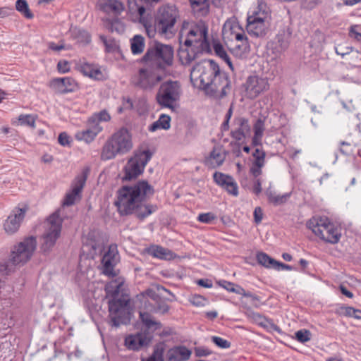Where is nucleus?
Instances as JSON below:
<instances>
[{
  "mask_svg": "<svg viewBox=\"0 0 361 361\" xmlns=\"http://www.w3.org/2000/svg\"><path fill=\"white\" fill-rule=\"evenodd\" d=\"M154 191L153 187L146 180L121 187L116 201L119 214L122 216L135 214L139 219H145L157 209L156 206L144 203Z\"/></svg>",
  "mask_w": 361,
  "mask_h": 361,
  "instance_id": "1",
  "label": "nucleus"
},
{
  "mask_svg": "<svg viewBox=\"0 0 361 361\" xmlns=\"http://www.w3.org/2000/svg\"><path fill=\"white\" fill-rule=\"evenodd\" d=\"M216 216L212 212L201 213L200 214L197 219L198 221L204 224H211L216 219Z\"/></svg>",
  "mask_w": 361,
  "mask_h": 361,
  "instance_id": "49",
  "label": "nucleus"
},
{
  "mask_svg": "<svg viewBox=\"0 0 361 361\" xmlns=\"http://www.w3.org/2000/svg\"><path fill=\"white\" fill-rule=\"evenodd\" d=\"M213 178L214 181L224 190L234 180L232 176L221 172H215L213 175Z\"/></svg>",
  "mask_w": 361,
  "mask_h": 361,
  "instance_id": "42",
  "label": "nucleus"
},
{
  "mask_svg": "<svg viewBox=\"0 0 361 361\" xmlns=\"http://www.w3.org/2000/svg\"><path fill=\"white\" fill-rule=\"evenodd\" d=\"M179 18V11L175 6L163 5L157 9L154 23L148 24L145 21V32L150 38L157 34L161 38L172 39L177 32L176 23Z\"/></svg>",
  "mask_w": 361,
  "mask_h": 361,
  "instance_id": "4",
  "label": "nucleus"
},
{
  "mask_svg": "<svg viewBox=\"0 0 361 361\" xmlns=\"http://www.w3.org/2000/svg\"><path fill=\"white\" fill-rule=\"evenodd\" d=\"M131 51L134 55L140 54L144 51L145 39L142 36L137 35L133 37L130 42Z\"/></svg>",
  "mask_w": 361,
  "mask_h": 361,
  "instance_id": "41",
  "label": "nucleus"
},
{
  "mask_svg": "<svg viewBox=\"0 0 361 361\" xmlns=\"http://www.w3.org/2000/svg\"><path fill=\"white\" fill-rule=\"evenodd\" d=\"M26 208L15 207L4 221V230L8 235L16 233L25 219Z\"/></svg>",
  "mask_w": 361,
  "mask_h": 361,
  "instance_id": "17",
  "label": "nucleus"
},
{
  "mask_svg": "<svg viewBox=\"0 0 361 361\" xmlns=\"http://www.w3.org/2000/svg\"><path fill=\"white\" fill-rule=\"evenodd\" d=\"M341 153L345 155H349L353 152V147L351 143L347 142H341L340 149Z\"/></svg>",
  "mask_w": 361,
  "mask_h": 361,
  "instance_id": "58",
  "label": "nucleus"
},
{
  "mask_svg": "<svg viewBox=\"0 0 361 361\" xmlns=\"http://www.w3.org/2000/svg\"><path fill=\"white\" fill-rule=\"evenodd\" d=\"M18 121L20 125L27 126L30 127H35V119L33 116L30 114L20 115Z\"/></svg>",
  "mask_w": 361,
  "mask_h": 361,
  "instance_id": "50",
  "label": "nucleus"
},
{
  "mask_svg": "<svg viewBox=\"0 0 361 361\" xmlns=\"http://www.w3.org/2000/svg\"><path fill=\"white\" fill-rule=\"evenodd\" d=\"M311 336V332L307 329H300L295 333V338L302 343L310 341Z\"/></svg>",
  "mask_w": 361,
  "mask_h": 361,
  "instance_id": "47",
  "label": "nucleus"
},
{
  "mask_svg": "<svg viewBox=\"0 0 361 361\" xmlns=\"http://www.w3.org/2000/svg\"><path fill=\"white\" fill-rule=\"evenodd\" d=\"M243 88L245 97L255 99L269 90V84L267 78L252 74L246 78Z\"/></svg>",
  "mask_w": 361,
  "mask_h": 361,
  "instance_id": "14",
  "label": "nucleus"
},
{
  "mask_svg": "<svg viewBox=\"0 0 361 361\" xmlns=\"http://www.w3.org/2000/svg\"><path fill=\"white\" fill-rule=\"evenodd\" d=\"M147 252L160 259H169L173 257V252L160 245H153L147 249Z\"/></svg>",
  "mask_w": 361,
  "mask_h": 361,
  "instance_id": "31",
  "label": "nucleus"
},
{
  "mask_svg": "<svg viewBox=\"0 0 361 361\" xmlns=\"http://www.w3.org/2000/svg\"><path fill=\"white\" fill-rule=\"evenodd\" d=\"M80 71L84 75L94 80H99L104 78L99 67L96 64L84 62L80 66Z\"/></svg>",
  "mask_w": 361,
  "mask_h": 361,
  "instance_id": "30",
  "label": "nucleus"
},
{
  "mask_svg": "<svg viewBox=\"0 0 361 361\" xmlns=\"http://www.w3.org/2000/svg\"><path fill=\"white\" fill-rule=\"evenodd\" d=\"M166 345L164 342H160L154 347L152 354L147 358H142L141 361H164V354Z\"/></svg>",
  "mask_w": 361,
  "mask_h": 361,
  "instance_id": "35",
  "label": "nucleus"
},
{
  "mask_svg": "<svg viewBox=\"0 0 361 361\" xmlns=\"http://www.w3.org/2000/svg\"><path fill=\"white\" fill-rule=\"evenodd\" d=\"M270 22L247 18L246 29L247 32L256 37H262L267 35Z\"/></svg>",
  "mask_w": 361,
  "mask_h": 361,
  "instance_id": "22",
  "label": "nucleus"
},
{
  "mask_svg": "<svg viewBox=\"0 0 361 361\" xmlns=\"http://www.w3.org/2000/svg\"><path fill=\"white\" fill-rule=\"evenodd\" d=\"M49 87L59 94L73 92L78 89V83L71 77L56 78L49 82Z\"/></svg>",
  "mask_w": 361,
  "mask_h": 361,
  "instance_id": "19",
  "label": "nucleus"
},
{
  "mask_svg": "<svg viewBox=\"0 0 361 361\" xmlns=\"http://www.w3.org/2000/svg\"><path fill=\"white\" fill-rule=\"evenodd\" d=\"M349 36L355 39L357 42L361 41V32H360V27L357 25H353L350 27L349 30Z\"/></svg>",
  "mask_w": 361,
  "mask_h": 361,
  "instance_id": "54",
  "label": "nucleus"
},
{
  "mask_svg": "<svg viewBox=\"0 0 361 361\" xmlns=\"http://www.w3.org/2000/svg\"><path fill=\"white\" fill-rule=\"evenodd\" d=\"M97 135L94 134L89 128L85 130H79L75 133V137L78 141H84L86 143L92 142Z\"/></svg>",
  "mask_w": 361,
  "mask_h": 361,
  "instance_id": "43",
  "label": "nucleus"
},
{
  "mask_svg": "<svg viewBox=\"0 0 361 361\" xmlns=\"http://www.w3.org/2000/svg\"><path fill=\"white\" fill-rule=\"evenodd\" d=\"M171 127V117L166 114H161L157 121L151 124L148 129L150 132H155L158 129L168 130Z\"/></svg>",
  "mask_w": 361,
  "mask_h": 361,
  "instance_id": "34",
  "label": "nucleus"
},
{
  "mask_svg": "<svg viewBox=\"0 0 361 361\" xmlns=\"http://www.w3.org/2000/svg\"><path fill=\"white\" fill-rule=\"evenodd\" d=\"M265 130L264 120L257 118L253 125L254 135L252 139V145L255 147L262 145V139Z\"/></svg>",
  "mask_w": 361,
  "mask_h": 361,
  "instance_id": "32",
  "label": "nucleus"
},
{
  "mask_svg": "<svg viewBox=\"0 0 361 361\" xmlns=\"http://www.w3.org/2000/svg\"><path fill=\"white\" fill-rule=\"evenodd\" d=\"M58 141L63 147L68 146L71 142V137L66 132H62L58 137Z\"/></svg>",
  "mask_w": 361,
  "mask_h": 361,
  "instance_id": "59",
  "label": "nucleus"
},
{
  "mask_svg": "<svg viewBox=\"0 0 361 361\" xmlns=\"http://www.w3.org/2000/svg\"><path fill=\"white\" fill-rule=\"evenodd\" d=\"M190 302L193 305L200 307L204 305L205 299L201 295H193L190 299Z\"/></svg>",
  "mask_w": 361,
  "mask_h": 361,
  "instance_id": "64",
  "label": "nucleus"
},
{
  "mask_svg": "<svg viewBox=\"0 0 361 361\" xmlns=\"http://www.w3.org/2000/svg\"><path fill=\"white\" fill-rule=\"evenodd\" d=\"M133 148L130 133L125 128L115 132L104 145L101 159L106 161L114 159L118 154H124Z\"/></svg>",
  "mask_w": 361,
  "mask_h": 361,
  "instance_id": "6",
  "label": "nucleus"
},
{
  "mask_svg": "<svg viewBox=\"0 0 361 361\" xmlns=\"http://www.w3.org/2000/svg\"><path fill=\"white\" fill-rule=\"evenodd\" d=\"M244 33V30L234 18L228 19L224 24L222 34L224 39L231 41L240 39L241 35Z\"/></svg>",
  "mask_w": 361,
  "mask_h": 361,
  "instance_id": "21",
  "label": "nucleus"
},
{
  "mask_svg": "<svg viewBox=\"0 0 361 361\" xmlns=\"http://www.w3.org/2000/svg\"><path fill=\"white\" fill-rule=\"evenodd\" d=\"M152 153L149 149L137 150L125 166L124 179L130 180L136 178L145 169L151 159Z\"/></svg>",
  "mask_w": 361,
  "mask_h": 361,
  "instance_id": "12",
  "label": "nucleus"
},
{
  "mask_svg": "<svg viewBox=\"0 0 361 361\" xmlns=\"http://www.w3.org/2000/svg\"><path fill=\"white\" fill-rule=\"evenodd\" d=\"M152 340V336L137 333L126 337L125 345L129 350H138L141 348L148 345Z\"/></svg>",
  "mask_w": 361,
  "mask_h": 361,
  "instance_id": "20",
  "label": "nucleus"
},
{
  "mask_svg": "<svg viewBox=\"0 0 361 361\" xmlns=\"http://www.w3.org/2000/svg\"><path fill=\"white\" fill-rule=\"evenodd\" d=\"M120 256L117 246L114 244L110 245L102 259V273L109 276H116L115 267L119 262Z\"/></svg>",
  "mask_w": 361,
  "mask_h": 361,
  "instance_id": "18",
  "label": "nucleus"
},
{
  "mask_svg": "<svg viewBox=\"0 0 361 361\" xmlns=\"http://www.w3.org/2000/svg\"><path fill=\"white\" fill-rule=\"evenodd\" d=\"M230 135H231V137L233 140L238 141V142H243L247 134L244 133H241L240 131H235V130H231Z\"/></svg>",
  "mask_w": 361,
  "mask_h": 361,
  "instance_id": "63",
  "label": "nucleus"
},
{
  "mask_svg": "<svg viewBox=\"0 0 361 361\" xmlns=\"http://www.w3.org/2000/svg\"><path fill=\"white\" fill-rule=\"evenodd\" d=\"M99 8L106 14L117 17L125 11L126 6L121 0H100Z\"/></svg>",
  "mask_w": 361,
  "mask_h": 361,
  "instance_id": "23",
  "label": "nucleus"
},
{
  "mask_svg": "<svg viewBox=\"0 0 361 361\" xmlns=\"http://www.w3.org/2000/svg\"><path fill=\"white\" fill-rule=\"evenodd\" d=\"M62 221L61 209L54 212L47 219V228L42 236L41 245V249L44 252L50 251L54 246L61 234Z\"/></svg>",
  "mask_w": 361,
  "mask_h": 361,
  "instance_id": "10",
  "label": "nucleus"
},
{
  "mask_svg": "<svg viewBox=\"0 0 361 361\" xmlns=\"http://www.w3.org/2000/svg\"><path fill=\"white\" fill-rule=\"evenodd\" d=\"M256 258L257 262L262 266L268 269L272 268L275 269L277 261L269 257L267 253L263 252H258Z\"/></svg>",
  "mask_w": 361,
  "mask_h": 361,
  "instance_id": "40",
  "label": "nucleus"
},
{
  "mask_svg": "<svg viewBox=\"0 0 361 361\" xmlns=\"http://www.w3.org/2000/svg\"><path fill=\"white\" fill-rule=\"evenodd\" d=\"M231 50L233 54L237 57L241 58L250 51V44L245 33L241 35L240 39H235L231 41Z\"/></svg>",
  "mask_w": 361,
  "mask_h": 361,
  "instance_id": "29",
  "label": "nucleus"
},
{
  "mask_svg": "<svg viewBox=\"0 0 361 361\" xmlns=\"http://www.w3.org/2000/svg\"><path fill=\"white\" fill-rule=\"evenodd\" d=\"M208 27L200 20L195 23L184 21L179 32V41L183 42L185 47L194 46L205 53L211 51L210 44L207 37Z\"/></svg>",
  "mask_w": 361,
  "mask_h": 361,
  "instance_id": "5",
  "label": "nucleus"
},
{
  "mask_svg": "<svg viewBox=\"0 0 361 361\" xmlns=\"http://www.w3.org/2000/svg\"><path fill=\"white\" fill-rule=\"evenodd\" d=\"M225 190H226V192L233 195V196H238V184L237 183L235 182V180H234L233 181H232L230 185L226 188H225Z\"/></svg>",
  "mask_w": 361,
  "mask_h": 361,
  "instance_id": "60",
  "label": "nucleus"
},
{
  "mask_svg": "<svg viewBox=\"0 0 361 361\" xmlns=\"http://www.w3.org/2000/svg\"><path fill=\"white\" fill-rule=\"evenodd\" d=\"M181 94L182 87L179 82L166 80L159 86L156 94V102L161 109L174 111Z\"/></svg>",
  "mask_w": 361,
  "mask_h": 361,
  "instance_id": "8",
  "label": "nucleus"
},
{
  "mask_svg": "<svg viewBox=\"0 0 361 361\" xmlns=\"http://www.w3.org/2000/svg\"><path fill=\"white\" fill-rule=\"evenodd\" d=\"M190 80L207 94L224 97L229 82L220 73L217 63L212 60L204 61L195 65L190 72Z\"/></svg>",
  "mask_w": 361,
  "mask_h": 361,
  "instance_id": "2",
  "label": "nucleus"
},
{
  "mask_svg": "<svg viewBox=\"0 0 361 361\" xmlns=\"http://www.w3.org/2000/svg\"><path fill=\"white\" fill-rule=\"evenodd\" d=\"M16 8L27 19H32L34 17L26 0H17L16 2Z\"/></svg>",
  "mask_w": 361,
  "mask_h": 361,
  "instance_id": "44",
  "label": "nucleus"
},
{
  "mask_svg": "<svg viewBox=\"0 0 361 361\" xmlns=\"http://www.w3.org/2000/svg\"><path fill=\"white\" fill-rule=\"evenodd\" d=\"M93 116H96L97 118V120L99 122L100 121L106 122L111 119V116H110L109 114L105 110L101 111L100 112H99L97 114H93Z\"/></svg>",
  "mask_w": 361,
  "mask_h": 361,
  "instance_id": "61",
  "label": "nucleus"
},
{
  "mask_svg": "<svg viewBox=\"0 0 361 361\" xmlns=\"http://www.w3.org/2000/svg\"><path fill=\"white\" fill-rule=\"evenodd\" d=\"M290 33L286 30H281L273 41L269 43L268 50L273 55L272 59L278 61L288 48Z\"/></svg>",
  "mask_w": 361,
  "mask_h": 361,
  "instance_id": "16",
  "label": "nucleus"
},
{
  "mask_svg": "<svg viewBox=\"0 0 361 361\" xmlns=\"http://www.w3.org/2000/svg\"><path fill=\"white\" fill-rule=\"evenodd\" d=\"M226 152L219 146L214 147L209 154L204 159V164L210 168L215 169L223 164L226 159Z\"/></svg>",
  "mask_w": 361,
  "mask_h": 361,
  "instance_id": "26",
  "label": "nucleus"
},
{
  "mask_svg": "<svg viewBox=\"0 0 361 361\" xmlns=\"http://www.w3.org/2000/svg\"><path fill=\"white\" fill-rule=\"evenodd\" d=\"M343 310V314L347 317H353L355 319H361V310L358 309H355L352 307H342Z\"/></svg>",
  "mask_w": 361,
  "mask_h": 361,
  "instance_id": "48",
  "label": "nucleus"
},
{
  "mask_svg": "<svg viewBox=\"0 0 361 361\" xmlns=\"http://www.w3.org/2000/svg\"><path fill=\"white\" fill-rule=\"evenodd\" d=\"M71 34L78 43L85 45L90 42L91 37L88 32L80 28L71 30Z\"/></svg>",
  "mask_w": 361,
  "mask_h": 361,
  "instance_id": "39",
  "label": "nucleus"
},
{
  "mask_svg": "<svg viewBox=\"0 0 361 361\" xmlns=\"http://www.w3.org/2000/svg\"><path fill=\"white\" fill-rule=\"evenodd\" d=\"M37 247V239L34 236L25 238L14 245L11 251L9 261L14 265L26 263L32 256Z\"/></svg>",
  "mask_w": 361,
  "mask_h": 361,
  "instance_id": "11",
  "label": "nucleus"
},
{
  "mask_svg": "<svg viewBox=\"0 0 361 361\" xmlns=\"http://www.w3.org/2000/svg\"><path fill=\"white\" fill-rule=\"evenodd\" d=\"M192 351L183 345L173 346L166 351L167 361H187L190 359Z\"/></svg>",
  "mask_w": 361,
  "mask_h": 361,
  "instance_id": "24",
  "label": "nucleus"
},
{
  "mask_svg": "<svg viewBox=\"0 0 361 361\" xmlns=\"http://www.w3.org/2000/svg\"><path fill=\"white\" fill-rule=\"evenodd\" d=\"M214 50L216 56H219L221 59H222L228 65V66L233 69V65L231 61L230 57L227 54L225 49L221 44L220 43H215L214 44Z\"/></svg>",
  "mask_w": 361,
  "mask_h": 361,
  "instance_id": "45",
  "label": "nucleus"
},
{
  "mask_svg": "<svg viewBox=\"0 0 361 361\" xmlns=\"http://www.w3.org/2000/svg\"><path fill=\"white\" fill-rule=\"evenodd\" d=\"M140 318L145 327L151 331H155L161 328V322L155 321L153 317L148 312H140Z\"/></svg>",
  "mask_w": 361,
  "mask_h": 361,
  "instance_id": "33",
  "label": "nucleus"
},
{
  "mask_svg": "<svg viewBox=\"0 0 361 361\" xmlns=\"http://www.w3.org/2000/svg\"><path fill=\"white\" fill-rule=\"evenodd\" d=\"M212 341L218 347L222 349L229 348L231 346V343L221 337L219 336H212L211 338Z\"/></svg>",
  "mask_w": 361,
  "mask_h": 361,
  "instance_id": "51",
  "label": "nucleus"
},
{
  "mask_svg": "<svg viewBox=\"0 0 361 361\" xmlns=\"http://www.w3.org/2000/svg\"><path fill=\"white\" fill-rule=\"evenodd\" d=\"M198 48L194 46L183 47L178 51V57L180 63L184 66L190 64L198 56L199 54L205 53L204 51H200Z\"/></svg>",
  "mask_w": 361,
  "mask_h": 361,
  "instance_id": "28",
  "label": "nucleus"
},
{
  "mask_svg": "<svg viewBox=\"0 0 361 361\" xmlns=\"http://www.w3.org/2000/svg\"><path fill=\"white\" fill-rule=\"evenodd\" d=\"M169 307L165 302L159 303L156 307L149 309L154 313L164 314L169 311Z\"/></svg>",
  "mask_w": 361,
  "mask_h": 361,
  "instance_id": "56",
  "label": "nucleus"
},
{
  "mask_svg": "<svg viewBox=\"0 0 361 361\" xmlns=\"http://www.w3.org/2000/svg\"><path fill=\"white\" fill-rule=\"evenodd\" d=\"M123 285V281L118 279L105 286L106 296L111 298L109 300V317L111 326L115 327L130 322V299L127 295L118 297Z\"/></svg>",
  "mask_w": 361,
  "mask_h": 361,
  "instance_id": "3",
  "label": "nucleus"
},
{
  "mask_svg": "<svg viewBox=\"0 0 361 361\" xmlns=\"http://www.w3.org/2000/svg\"><path fill=\"white\" fill-rule=\"evenodd\" d=\"M137 13L139 15V21L145 28V22L148 23V24H151L152 20L151 18L148 16H145V8L143 6H140L137 8Z\"/></svg>",
  "mask_w": 361,
  "mask_h": 361,
  "instance_id": "52",
  "label": "nucleus"
},
{
  "mask_svg": "<svg viewBox=\"0 0 361 361\" xmlns=\"http://www.w3.org/2000/svg\"><path fill=\"white\" fill-rule=\"evenodd\" d=\"M266 195L267 196L269 202L275 206H278L285 203L290 197V193L280 195L276 194L271 190H267L266 191Z\"/></svg>",
  "mask_w": 361,
  "mask_h": 361,
  "instance_id": "38",
  "label": "nucleus"
},
{
  "mask_svg": "<svg viewBox=\"0 0 361 361\" xmlns=\"http://www.w3.org/2000/svg\"><path fill=\"white\" fill-rule=\"evenodd\" d=\"M247 18L270 22L271 9L264 0H257V5L249 11Z\"/></svg>",
  "mask_w": 361,
  "mask_h": 361,
  "instance_id": "25",
  "label": "nucleus"
},
{
  "mask_svg": "<svg viewBox=\"0 0 361 361\" xmlns=\"http://www.w3.org/2000/svg\"><path fill=\"white\" fill-rule=\"evenodd\" d=\"M307 226L326 243L336 244L340 240V228L326 217H312L307 222Z\"/></svg>",
  "mask_w": 361,
  "mask_h": 361,
  "instance_id": "7",
  "label": "nucleus"
},
{
  "mask_svg": "<svg viewBox=\"0 0 361 361\" xmlns=\"http://www.w3.org/2000/svg\"><path fill=\"white\" fill-rule=\"evenodd\" d=\"M254 158L252 165L250 168V173L252 177L259 176L262 173V169L265 165V152L259 147H257L252 153Z\"/></svg>",
  "mask_w": 361,
  "mask_h": 361,
  "instance_id": "27",
  "label": "nucleus"
},
{
  "mask_svg": "<svg viewBox=\"0 0 361 361\" xmlns=\"http://www.w3.org/2000/svg\"><path fill=\"white\" fill-rule=\"evenodd\" d=\"M88 290L85 291V289H82V294L85 300L88 303L89 302L92 303V299L94 298V293L93 292L94 284H87Z\"/></svg>",
  "mask_w": 361,
  "mask_h": 361,
  "instance_id": "53",
  "label": "nucleus"
},
{
  "mask_svg": "<svg viewBox=\"0 0 361 361\" xmlns=\"http://www.w3.org/2000/svg\"><path fill=\"white\" fill-rule=\"evenodd\" d=\"M111 31H116L118 32H123L124 30V26L118 19L112 20L111 25Z\"/></svg>",
  "mask_w": 361,
  "mask_h": 361,
  "instance_id": "62",
  "label": "nucleus"
},
{
  "mask_svg": "<svg viewBox=\"0 0 361 361\" xmlns=\"http://www.w3.org/2000/svg\"><path fill=\"white\" fill-rule=\"evenodd\" d=\"M87 128H89L97 135L103 130V128L100 126L97 118L93 115L87 120Z\"/></svg>",
  "mask_w": 361,
  "mask_h": 361,
  "instance_id": "46",
  "label": "nucleus"
},
{
  "mask_svg": "<svg viewBox=\"0 0 361 361\" xmlns=\"http://www.w3.org/2000/svg\"><path fill=\"white\" fill-rule=\"evenodd\" d=\"M173 52L171 45L154 42L147 48L142 60L154 63L160 68H166L173 64Z\"/></svg>",
  "mask_w": 361,
  "mask_h": 361,
  "instance_id": "9",
  "label": "nucleus"
},
{
  "mask_svg": "<svg viewBox=\"0 0 361 361\" xmlns=\"http://www.w3.org/2000/svg\"><path fill=\"white\" fill-rule=\"evenodd\" d=\"M89 169H85L81 174L75 177L71 184V189L66 193L63 202V206L74 204L81 198V193L85 185Z\"/></svg>",
  "mask_w": 361,
  "mask_h": 361,
  "instance_id": "15",
  "label": "nucleus"
},
{
  "mask_svg": "<svg viewBox=\"0 0 361 361\" xmlns=\"http://www.w3.org/2000/svg\"><path fill=\"white\" fill-rule=\"evenodd\" d=\"M192 10L195 15L197 16H204L207 14L208 4L207 0H189Z\"/></svg>",
  "mask_w": 361,
  "mask_h": 361,
  "instance_id": "36",
  "label": "nucleus"
},
{
  "mask_svg": "<svg viewBox=\"0 0 361 361\" xmlns=\"http://www.w3.org/2000/svg\"><path fill=\"white\" fill-rule=\"evenodd\" d=\"M252 192L258 195L262 192V180L259 176L253 177L252 180Z\"/></svg>",
  "mask_w": 361,
  "mask_h": 361,
  "instance_id": "57",
  "label": "nucleus"
},
{
  "mask_svg": "<svg viewBox=\"0 0 361 361\" xmlns=\"http://www.w3.org/2000/svg\"><path fill=\"white\" fill-rule=\"evenodd\" d=\"M232 130L249 134L250 133V126L248 119L243 116L235 117L233 121Z\"/></svg>",
  "mask_w": 361,
  "mask_h": 361,
  "instance_id": "37",
  "label": "nucleus"
},
{
  "mask_svg": "<svg viewBox=\"0 0 361 361\" xmlns=\"http://www.w3.org/2000/svg\"><path fill=\"white\" fill-rule=\"evenodd\" d=\"M161 75L152 67L140 68L132 78L133 84L143 90H152L161 80Z\"/></svg>",
  "mask_w": 361,
  "mask_h": 361,
  "instance_id": "13",
  "label": "nucleus"
},
{
  "mask_svg": "<svg viewBox=\"0 0 361 361\" xmlns=\"http://www.w3.org/2000/svg\"><path fill=\"white\" fill-rule=\"evenodd\" d=\"M232 114H233V106H231L226 114L224 121L223 122V123L221 125L222 130L226 131V130H229V122H230V119L232 116Z\"/></svg>",
  "mask_w": 361,
  "mask_h": 361,
  "instance_id": "55",
  "label": "nucleus"
}]
</instances>
